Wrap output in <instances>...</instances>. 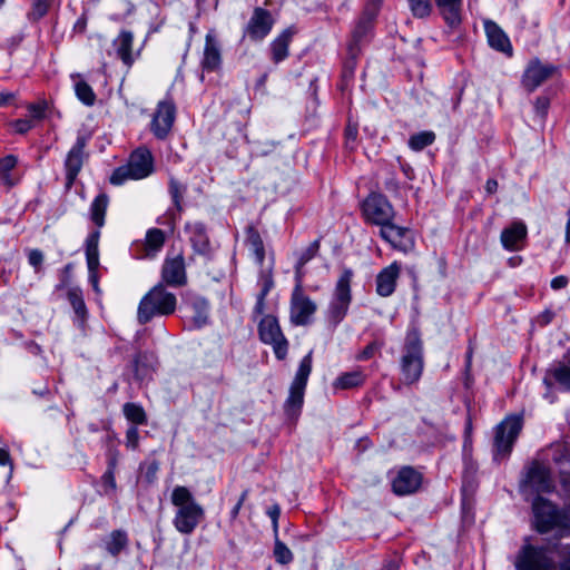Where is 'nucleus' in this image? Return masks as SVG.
Instances as JSON below:
<instances>
[{
  "label": "nucleus",
  "instance_id": "nucleus-8",
  "mask_svg": "<svg viewBox=\"0 0 570 570\" xmlns=\"http://www.w3.org/2000/svg\"><path fill=\"white\" fill-rule=\"evenodd\" d=\"M535 529L546 533L554 528H564L569 523V515L562 513L550 501L538 495L532 502Z\"/></svg>",
  "mask_w": 570,
  "mask_h": 570
},
{
  "label": "nucleus",
  "instance_id": "nucleus-6",
  "mask_svg": "<svg viewBox=\"0 0 570 570\" xmlns=\"http://www.w3.org/2000/svg\"><path fill=\"white\" fill-rule=\"evenodd\" d=\"M313 352L309 351L299 362L295 377L289 386L288 396L285 401V412L289 416H297L304 403V394L309 374L312 372Z\"/></svg>",
  "mask_w": 570,
  "mask_h": 570
},
{
  "label": "nucleus",
  "instance_id": "nucleus-25",
  "mask_svg": "<svg viewBox=\"0 0 570 570\" xmlns=\"http://www.w3.org/2000/svg\"><path fill=\"white\" fill-rule=\"evenodd\" d=\"M441 17L452 28H458L462 22L463 0H434Z\"/></svg>",
  "mask_w": 570,
  "mask_h": 570
},
{
  "label": "nucleus",
  "instance_id": "nucleus-9",
  "mask_svg": "<svg viewBox=\"0 0 570 570\" xmlns=\"http://www.w3.org/2000/svg\"><path fill=\"white\" fill-rule=\"evenodd\" d=\"M522 429V419L518 415L507 416L495 426L494 459L505 458L512 451L513 444Z\"/></svg>",
  "mask_w": 570,
  "mask_h": 570
},
{
  "label": "nucleus",
  "instance_id": "nucleus-39",
  "mask_svg": "<svg viewBox=\"0 0 570 570\" xmlns=\"http://www.w3.org/2000/svg\"><path fill=\"white\" fill-rule=\"evenodd\" d=\"M67 297L75 313L79 317H85L87 314V308L83 301L81 288L78 286L69 287L67 292Z\"/></svg>",
  "mask_w": 570,
  "mask_h": 570
},
{
  "label": "nucleus",
  "instance_id": "nucleus-38",
  "mask_svg": "<svg viewBox=\"0 0 570 570\" xmlns=\"http://www.w3.org/2000/svg\"><path fill=\"white\" fill-rule=\"evenodd\" d=\"M125 417L135 425H142L147 423V415L144 407L138 403H125L122 406Z\"/></svg>",
  "mask_w": 570,
  "mask_h": 570
},
{
  "label": "nucleus",
  "instance_id": "nucleus-40",
  "mask_svg": "<svg viewBox=\"0 0 570 570\" xmlns=\"http://www.w3.org/2000/svg\"><path fill=\"white\" fill-rule=\"evenodd\" d=\"M434 140L435 134L433 131H421L410 137L409 147L414 151H421L432 145Z\"/></svg>",
  "mask_w": 570,
  "mask_h": 570
},
{
  "label": "nucleus",
  "instance_id": "nucleus-36",
  "mask_svg": "<svg viewBox=\"0 0 570 570\" xmlns=\"http://www.w3.org/2000/svg\"><path fill=\"white\" fill-rule=\"evenodd\" d=\"M246 244L250 253L254 255L255 261L262 265L265 259L264 243L258 230L254 227L247 228Z\"/></svg>",
  "mask_w": 570,
  "mask_h": 570
},
{
  "label": "nucleus",
  "instance_id": "nucleus-49",
  "mask_svg": "<svg viewBox=\"0 0 570 570\" xmlns=\"http://www.w3.org/2000/svg\"><path fill=\"white\" fill-rule=\"evenodd\" d=\"M12 129L18 134H26L35 127V121L29 119H17L11 122Z\"/></svg>",
  "mask_w": 570,
  "mask_h": 570
},
{
  "label": "nucleus",
  "instance_id": "nucleus-61",
  "mask_svg": "<svg viewBox=\"0 0 570 570\" xmlns=\"http://www.w3.org/2000/svg\"><path fill=\"white\" fill-rule=\"evenodd\" d=\"M0 465L2 466H12V461L10 458V453L7 449L0 448Z\"/></svg>",
  "mask_w": 570,
  "mask_h": 570
},
{
  "label": "nucleus",
  "instance_id": "nucleus-15",
  "mask_svg": "<svg viewBox=\"0 0 570 570\" xmlns=\"http://www.w3.org/2000/svg\"><path fill=\"white\" fill-rule=\"evenodd\" d=\"M273 26L274 19L272 13L266 9L257 7L246 24L245 36L252 41H262L269 35Z\"/></svg>",
  "mask_w": 570,
  "mask_h": 570
},
{
  "label": "nucleus",
  "instance_id": "nucleus-20",
  "mask_svg": "<svg viewBox=\"0 0 570 570\" xmlns=\"http://www.w3.org/2000/svg\"><path fill=\"white\" fill-rule=\"evenodd\" d=\"M85 142L78 139L72 148L68 151L65 160L66 170V188L70 189L80 173L83 164Z\"/></svg>",
  "mask_w": 570,
  "mask_h": 570
},
{
  "label": "nucleus",
  "instance_id": "nucleus-58",
  "mask_svg": "<svg viewBox=\"0 0 570 570\" xmlns=\"http://www.w3.org/2000/svg\"><path fill=\"white\" fill-rule=\"evenodd\" d=\"M377 350V346L375 343H371L356 356L358 361H366L371 358L374 354V352Z\"/></svg>",
  "mask_w": 570,
  "mask_h": 570
},
{
  "label": "nucleus",
  "instance_id": "nucleus-5",
  "mask_svg": "<svg viewBox=\"0 0 570 570\" xmlns=\"http://www.w3.org/2000/svg\"><path fill=\"white\" fill-rule=\"evenodd\" d=\"M352 279L353 271L345 268L335 284L332 298L326 309V320L333 327H336L348 312L352 302Z\"/></svg>",
  "mask_w": 570,
  "mask_h": 570
},
{
  "label": "nucleus",
  "instance_id": "nucleus-13",
  "mask_svg": "<svg viewBox=\"0 0 570 570\" xmlns=\"http://www.w3.org/2000/svg\"><path fill=\"white\" fill-rule=\"evenodd\" d=\"M554 490V483L551 472L548 468L539 462H533L521 483V491L523 493H550Z\"/></svg>",
  "mask_w": 570,
  "mask_h": 570
},
{
  "label": "nucleus",
  "instance_id": "nucleus-60",
  "mask_svg": "<svg viewBox=\"0 0 570 570\" xmlns=\"http://www.w3.org/2000/svg\"><path fill=\"white\" fill-rule=\"evenodd\" d=\"M568 285V278L566 276H557L551 281V287L553 289H561Z\"/></svg>",
  "mask_w": 570,
  "mask_h": 570
},
{
  "label": "nucleus",
  "instance_id": "nucleus-14",
  "mask_svg": "<svg viewBox=\"0 0 570 570\" xmlns=\"http://www.w3.org/2000/svg\"><path fill=\"white\" fill-rule=\"evenodd\" d=\"M175 117L174 101L169 98L159 101L150 125L153 134L159 139L166 138L173 128Z\"/></svg>",
  "mask_w": 570,
  "mask_h": 570
},
{
  "label": "nucleus",
  "instance_id": "nucleus-57",
  "mask_svg": "<svg viewBox=\"0 0 570 570\" xmlns=\"http://www.w3.org/2000/svg\"><path fill=\"white\" fill-rule=\"evenodd\" d=\"M248 497V490H244L237 501V503L234 505V508L232 509L230 511V518L232 520H235L238 514H239V511L245 502V500L247 499Z\"/></svg>",
  "mask_w": 570,
  "mask_h": 570
},
{
  "label": "nucleus",
  "instance_id": "nucleus-4",
  "mask_svg": "<svg viewBox=\"0 0 570 570\" xmlns=\"http://www.w3.org/2000/svg\"><path fill=\"white\" fill-rule=\"evenodd\" d=\"M154 171V158L147 148H138L131 153L126 165L116 168L110 178V184L122 185L129 179L139 180L148 177Z\"/></svg>",
  "mask_w": 570,
  "mask_h": 570
},
{
  "label": "nucleus",
  "instance_id": "nucleus-48",
  "mask_svg": "<svg viewBox=\"0 0 570 570\" xmlns=\"http://www.w3.org/2000/svg\"><path fill=\"white\" fill-rule=\"evenodd\" d=\"M28 262L33 267L36 273L41 272L43 263V254L39 249H31L28 254Z\"/></svg>",
  "mask_w": 570,
  "mask_h": 570
},
{
  "label": "nucleus",
  "instance_id": "nucleus-44",
  "mask_svg": "<svg viewBox=\"0 0 570 570\" xmlns=\"http://www.w3.org/2000/svg\"><path fill=\"white\" fill-rule=\"evenodd\" d=\"M274 556L278 563L287 564L293 561V553L287 546L276 538L274 546Z\"/></svg>",
  "mask_w": 570,
  "mask_h": 570
},
{
  "label": "nucleus",
  "instance_id": "nucleus-63",
  "mask_svg": "<svg viewBox=\"0 0 570 570\" xmlns=\"http://www.w3.org/2000/svg\"><path fill=\"white\" fill-rule=\"evenodd\" d=\"M14 99V94L9 91L0 92V106H7Z\"/></svg>",
  "mask_w": 570,
  "mask_h": 570
},
{
  "label": "nucleus",
  "instance_id": "nucleus-21",
  "mask_svg": "<svg viewBox=\"0 0 570 570\" xmlns=\"http://www.w3.org/2000/svg\"><path fill=\"white\" fill-rule=\"evenodd\" d=\"M203 71H217L222 66V52L219 42L213 32H208L205 38V47L202 59Z\"/></svg>",
  "mask_w": 570,
  "mask_h": 570
},
{
  "label": "nucleus",
  "instance_id": "nucleus-23",
  "mask_svg": "<svg viewBox=\"0 0 570 570\" xmlns=\"http://www.w3.org/2000/svg\"><path fill=\"white\" fill-rule=\"evenodd\" d=\"M381 237L390 243L394 248L406 250L411 238L409 237L410 230L405 227L397 226L390 220L387 224L380 226Z\"/></svg>",
  "mask_w": 570,
  "mask_h": 570
},
{
  "label": "nucleus",
  "instance_id": "nucleus-28",
  "mask_svg": "<svg viewBox=\"0 0 570 570\" xmlns=\"http://www.w3.org/2000/svg\"><path fill=\"white\" fill-rule=\"evenodd\" d=\"M294 36V31L288 28L285 29L282 33H279L272 42H271V53L272 60L274 63H279L284 61L289 55V45L292 42V38Z\"/></svg>",
  "mask_w": 570,
  "mask_h": 570
},
{
  "label": "nucleus",
  "instance_id": "nucleus-37",
  "mask_svg": "<svg viewBox=\"0 0 570 570\" xmlns=\"http://www.w3.org/2000/svg\"><path fill=\"white\" fill-rule=\"evenodd\" d=\"M72 78H77L75 81V94L77 98L86 106L91 107L96 102V94L89 83L85 80L80 79L79 76Z\"/></svg>",
  "mask_w": 570,
  "mask_h": 570
},
{
  "label": "nucleus",
  "instance_id": "nucleus-54",
  "mask_svg": "<svg viewBox=\"0 0 570 570\" xmlns=\"http://www.w3.org/2000/svg\"><path fill=\"white\" fill-rule=\"evenodd\" d=\"M549 105L550 101L547 97H538L534 102L535 112L543 118L548 112Z\"/></svg>",
  "mask_w": 570,
  "mask_h": 570
},
{
  "label": "nucleus",
  "instance_id": "nucleus-46",
  "mask_svg": "<svg viewBox=\"0 0 570 570\" xmlns=\"http://www.w3.org/2000/svg\"><path fill=\"white\" fill-rule=\"evenodd\" d=\"M52 0H32V8L28 13L30 20L37 21L47 14Z\"/></svg>",
  "mask_w": 570,
  "mask_h": 570
},
{
  "label": "nucleus",
  "instance_id": "nucleus-45",
  "mask_svg": "<svg viewBox=\"0 0 570 570\" xmlns=\"http://www.w3.org/2000/svg\"><path fill=\"white\" fill-rule=\"evenodd\" d=\"M553 377L564 390L570 391V361L554 368Z\"/></svg>",
  "mask_w": 570,
  "mask_h": 570
},
{
  "label": "nucleus",
  "instance_id": "nucleus-30",
  "mask_svg": "<svg viewBox=\"0 0 570 570\" xmlns=\"http://www.w3.org/2000/svg\"><path fill=\"white\" fill-rule=\"evenodd\" d=\"M132 43L134 35L129 30H121L118 37L114 40V46L116 48L117 56L127 66H131V63L134 62Z\"/></svg>",
  "mask_w": 570,
  "mask_h": 570
},
{
  "label": "nucleus",
  "instance_id": "nucleus-16",
  "mask_svg": "<svg viewBox=\"0 0 570 570\" xmlns=\"http://www.w3.org/2000/svg\"><path fill=\"white\" fill-rule=\"evenodd\" d=\"M557 70V67L550 63H542L538 58L532 59L523 73L522 83L529 91L535 90Z\"/></svg>",
  "mask_w": 570,
  "mask_h": 570
},
{
  "label": "nucleus",
  "instance_id": "nucleus-29",
  "mask_svg": "<svg viewBox=\"0 0 570 570\" xmlns=\"http://www.w3.org/2000/svg\"><path fill=\"white\" fill-rule=\"evenodd\" d=\"M366 381V374L360 368L341 373L332 383L334 391L351 390L362 386Z\"/></svg>",
  "mask_w": 570,
  "mask_h": 570
},
{
  "label": "nucleus",
  "instance_id": "nucleus-50",
  "mask_svg": "<svg viewBox=\"0 0 570 570\" xmlns=\"http://www.w3.org/2000/svg\"><path fill=\"white\" fill-rule=\"evenodd\" d=\"M139 444V431L137 426H130L126 431V446L136 450Z\"/></svg>",
  "mask_w": 570,
  "mask_h": 570
},
{
  "label": "nucleus",
  "instance_id": "nucleus-22",
  "mask_svg": "<svg viewBox=\"0 0 570 570\" xmlns=\"http://www.w3.org/2000/svg\"><path fill=\"white\" fill-rule=\"evenodd\" d=\"M401 266L393 262L384 267L376 276V293L382 297L391 296L396 287V281L400 276Z\"/></svg>",
  "mask_w": 570,
  "mask_h": 570
},
{
  "label": "nucleus",
  "instance_id": "nucleus-3",
  "mask_svg": "<svg viewBox=\"0 0 570 570\" xmlns=\"http://www.w3.org/2000/svg\"><path fill=\"white\" fill-rule=\"evenodd\" d=\"M176 306V295L167 291L164 283H158L140 299L137 318L140 324H146L155 316L171 315Z\"/></svg>",
  "mask_w": 570,
  "mask_h": 570
},
{
  "label": "nucleus",
  "instance_id": "nucleus-24",
  "mask_svg": "<svg viewBox=\"0 0 570 570\" xmlns=\"http://www.w3.org/2000/svg\"><path fill=\"white\" fill-rule=\"evenodd\" d=\"M185 229L194 250L200 255L209 254L210 243L205 225L199 222L188 223Z\"/></svg>",
  "mask_w": 570,
  "mask_h": 570
},
{
  "label": "nucleus",
  "instance_id": "nucleus-47",
  "mask_svg": "<svg viewBox=\"0 0 570 570\" xmlns=\"http://www.w3.org/2000/svg\"><path fill=\"white\" fill-rule=\"evenodd\" d=\"M258 284L261 286L258 295L266 297L271 289L274 287V281L271 271H266L261 274Z\"/></svg>",
  "mask_w": 570,
  "mask_h": 570
},
{
  "label": "nucleus",
  "instance_id": "nucleus-18",
  "mask_svg": "<svg viewBox=\"0 0 570 570\" xmlns=\"http://www.w3.org/2000/svg\"><path fill=\"white\" fill-rule=\"evenodd\" d=\"M421 473L411 466H404L393 479L392 489L397 495H407L416 492L421 485Z\"/></svg>",
  "mask_w": 570,
  "mask_h": 570
},
{
  "label": "nucleus",
  "instance_id": "nucleus-41",
  "mask_svg": "<svg viewBox=\"0 0 570 570\" xmlns=\"http://www.w3.org/2000/svg\"><path fill=\"white\" fill-rule=\"evenodd\" d=\"M413 17L424 19L432 12L431 0H407Z\"/></svg>",
  "mask_w": 570,
  "mask_h": 570
},
{
  "label": "nucleus",
  "instance_id": "nucleus-19",
  "mask_svg": "<svg viewBox=\"0 0 570 570\" xmlns=\"http://www.w3.org/2000/svg\"><path fill=\"white\" fill-rule=\"evenodd\" d=\"M380 8V0H372L364 9L362 17L358 19L352 32V43L350 50L353 51L363 39L368 35L372 28V21L376 17Z\"/></svg>",
  "mask_w": 570,
  "mask_h": 570
},
{
  "label": "nucleus",
  "instance_id": "nucleus-2",
  "mask_svg": "<svg viewBox=\"0 0 570 570\" xmlns=\"http://www.w3.org/2000/svg\"><path fill=\"white\" fill-rule=\"evenodd\" d=\"M424 368L423 344L417 328L406 332L403 354L400 360L402 382L406 385L417 383Z\"/></svg>",
  "mask_w": 570,
  "mask_h": 570
},
{
  "label": "nucleus",
  "instance_id": "nucleus-26",
  "mask_svg": "<svg viewBox=\"0 0 570 570\" xmlns=\"http://www.w3.org/2000/svg\"><path fill=\"white\" fill-rule=\"evenodd\" d=\"M484 29L491 48L509 56L512 55V45L509 37L495 22L487 21Z\"/></svg>",
  "mask_w": 570,
  "mask_h": 570
},
{
  "label": "nucleus",
  "instance_id": "nucleus-12",
  "mask_svg": "<svg viewBox=\"0 0 570 570\" xmlns=\"http://www.w3.org/2000/svg\"><path fill=\"white\" fill-rule=\"evenodd\" d=\"M317 311V304L308 297L303 287L295 286L289 302V320L296 326H305L312 323Z\"/></svg>",
  "mask_w": 570,
  "mask_h": 570
},
{
  "label": "nucleus",
  "instance_id": "nucleus-55",
  "mask_svg": "<svg viewBox=\"0 0 570 570\" xmlns=\"http://www.w3.org/2000/svg\"><path fill=\"white\" fill-rule=\"evenodd\" d=\"M87 265H100L99 263V247H86Z\"/></svg>",
  "mask_w": 570,
  "mask_h": 570
},
{
  "label": "nucleus",
  "instance_id": "nucleus-62",
  "mask_svg": "<svg viewBox=\"0 0 570 570\" xmlns=\"http://www.w3.org/2000/svg\"><path fill=\"white\" fill-rule=\"evenodd\" d=\"M265 296L257 295L254 312L258 315H262L265 311Z\"/></svg>",
  "mask_w": 570,
  "mask_h": 570
},
{
  "label": "nucleus",
  "instance_id": "nucleus-33",
  "mask_svg": "<svg viewBox=\"0 0 570 570\" xmlns=\"http://www.w3.org/2000/svg\"><path fill=\"white\" fill-rule=\"evenodd\" d=\"M193 315L190 318V326L193 328H202L208 324L209 321V304L203 297H196L191 302Z\"/></svg>",
  "mask_w": 570,
  "mask_h": 570
},
{
  "label": "nucleus",
  "instance_id": "nucleus-53",
  "mask_svg": "<svg viewBox=\"0 0 570 570\" xmlns=\"http://www.w3.org/2000/svg\"><path fill=\"white\" fill-rule=\"evenodd\" d=\"M73 269V264L68 263L61 271L60 275V284L57 286V289H61L68 286L71 277V273Z\"/></svg>",
  "mask_w": 570,
  "mask_h": 570
},
{
  "label": "nucleus",
  "instance_id": "nucleus-7",
  "mask_svg": "<svg viewBox=\"0 0 570 570\" xmlns=\"http://www.w3.org/2000/svg\"><path fill=\"white\" fill-rule=\"evenodd\" d=\"M552 554L551 548L525 543L515 557L514 567L517 570H556L557 564Z\"/></svg>",
  "mask_w": 570,
  "mask_h": 570
},
{
  "label": "nucleus",
  "instance_id": "nucleus-17",
  "mask_svg": "<svg viewBox=\"0 0 570 570\" xmlns=\"http://www.w3.org/2000/svg\"><path fill=\"white\" fill-rule=\"evenodd\" d=\"M164 285L181 287L187 283L185 259L181 254L166 257L161 267V282Z\"/></svg>",
  "mask_w": 570,
  "mask_h": 570
},
{
  "label": "nucleus",
  "instance_id": "nucleus-27",
  "mask_svg": "<svg viewBox=\"0 0 570 570\" xmlns=\"http://www.w3.org/2000/svg\"><path fill=\"white\" fill-rule=\"evenodd\" d=\"M525 236L527 226L521 222H515L510 227L502 230V246L508 250H517L519 249V244L524 240Z\"/></svg>",
  "mask_w": 570,
  "mask_h": 570
},
{
  "label": "nucleus",
  "instance_id": "nucleus-11",
  "mask_svg": "<svg viewBox=\"0 0 570 570\" xmlns=\"http://www.w3.org/2000/svg\"><path fill=\"white\" fill-rule=\"evenodd\" d=\"M362 213L366 222L382 226L394 219L395 213L391 203L382 194L372 193L362 204Z\"/></svg>",
  "mask_w": 570,
  "mask_h": 570
},
{
  "label": "nucleus",
  "instance_id": "nucleus-32",
  "mask_svg": "<svg viewBox=\"0 0 570 570\" xmlns=\"http://www.w3.org/2000/svg\"><path fill=\"white\" fill-rule=\"evenodd\" d=\"M108 206L109 197L106 193L98 194L90 204V219L97 226V228L104 227Z\"/></svg>",
  "mask_w": 570,
  "mask_h": 570
},
{
  "label": "nucleus",
  "instance_id": "nucleus-59",
  "mask_svg": "<svg viewBox=\"0 0 570 570\" xmlns=\"http://www.w3.org/2000/svg\"><path fill=\"white\" fill-rule=\"evenodd\" d=\"M100 228L91 232L86 239V247H99Z\"/></svg>",
  "mask_w": 570,
  "mask_h": 570
},
{
  "label": "nucleus",
  "instance_id": "nucleus-34",
  "mask_svg": "<svg viewBox=\"0 0 570 570\" xmlns=\"http://www.w3.org/2000/svg\"><path fill=\"white\" fill-rule=\"evenodd\" d=\"M165 233L159 228H150L146 233L145 237V252L146 256L154 257L163 248L165 244Z\"/></svg>",
  "mask_w": 570,
  "mask_h": 570
},
{
  "label": "nucleus",
  "instance_id": "nucleus-52",
  "mask_svg": "<svg viewBox=\"0 0 570 570\" xmlns=\"http://www.w3.org/2000/svg\"><path fill=\"white\" fill-rule=\"evenodd\" d=\"M88 266V281L91 284L95 292L99 293V276H98V268L99 265H87Z\"/></svg>",
  "mask_w": 570,
  "mask_h": 570
},
{
  "label": "nucleus",
  "instance_id": "nucleus-1",
  "mask_svg": "<svg viewBox=\"0 0 570 570\" xmlns=\"http://www.w3.org/2000/svg\"><path fill=\"white\" fill-rule=\"evenodd\" d=\"M170 501L176 508L173 519L175 529L181 534L193 533L205 518L204 508L196 501L190 490L184 485L173 489Z\"/></svg>",
  "mask_w": 570,
  "mask_h": 570
},
{
  "label": "nucleus",
  "instance_id": "nucleus-31",
  "mask_svg": "<svg viewBox=\"0 0 570 570\" xmlns=\"http://www.w3.org/2000/svg\"><path fill=\"white\" fill-rule=\"evenodd\" d=\"M17 164L18 157L14 155H7L0 158V179L9 188L20 181V176L13 173Z\"/></svg>",
  "mask_w": 570,
  "mask_h": 570
},
{
  "label": "nucleus",
  "instance_id": "nucleus-43",
  "mask_svg": "<svg viewBox=\"0 0 570 570\" xmlns=\"http://www.w3.org/2000/svg\"><path fill=\"white\" fill-rule=\"evenodd\" d=\"M49 109V104L47 100H39L37 102H32L27 105V110L29 112L30 118L33 121H39L46 118L47 110Z\"/></svg>",
  "mask_w": 570,
  "mask_h": 570
},
{
  "label": "nucleus",
  "instance_id": "nucleus-51",
  "mask_svg": "<svg viewBox=\"0 0 570 570\" xmlns=\"http://www.w3.org/2000/svg\"><path fill=\"white\" fill-rule=\"evenodd\" d=\"M318 248L320 244L317 240L312 243L299 256L298 261L301 262V265H305L308 261H311L317 254Z\"/></svg>",
  "mask_w": 570,
  "mask_h": 570
},
{
  "label": "nucleus",
  "instance_id": "nucleus-10",
  "mask_svg": "<svg viewBox=\"0 0 570 570\" xmlns=\"http://www.w3.org/2000/svg\"><path fill=\"white\" fill-rule=\"evenodd\" d=\"M258 334L263 343L273 347L278 360H284L288 352V342L282 333L278 321L273 315L264 316L258 324Z\"/></svg>",
  "mask_w": 570,
  "mask_h": 570
},
{
  "label": "nucleus",
  "instance_id": "nucleus-64",
  "mask_svg": "<svg viewBox=\"0 0 570 570\" xmlns=\"http://www.w3.org/2000/svg\"><path fill=\"white\" fill-rule=\"evenodd\" d=\"M498 190V181L493 178H490L485 183V191L488 194H494Z\"/></svg>",
  "mask_w": 570,
  "mask_h": 570
},
{
  "label": "nucleus",
  "instance_id": "nucleus-42",
  "mask_svg": "<svg viewBox=\"0 0 570 570\" xmlns=\"http://www.w3.org/2000/svg\"><path fill=\"white\" fill-rule=\"evenodd\" d=\"M186 191V187L183 186L178 180L175 178H170L169 180V194L171 197V200L178 212H181L183 206L181 202L184 198V194Z\"/></svg>",
  "mask_w": 570,
  "mask_h": 570
},
{
  "label": "nucleus",
  "instance_id": "nucleus-56",
  "mask_svg": "<svg viewBox=\"0 0 570 570\" xmlns=\"http://www.w3.org/2000/svg\"><path fill=\"white\" fill-rule=\"evenodd\" d=\"M267 515L271 518L275 533L278 530V519L281 515V508L278 504H274L267 509Z\"/></svg>",
  "mask_w": 570,
  "mask_h": 570
},
{
  "label": "nucleus",
  "instance_id": "nucleus-35",
  "mask_svg": "<svg viewBox=\"0 0 570 570\" xmlns=\"http://www.w3.org/2000/svg\"><path fill=\"white\" fill-rule=\"evenodd\" d=\"M104 544L110 556L117 557L128 546L127 532L124 530L111 531Z\"/></svg>",
  "mask_w": 570,
  "mask_h": 570
}]
</instances>
